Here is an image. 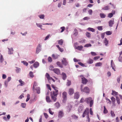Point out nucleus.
<instances>
[{"instance_id":"nucleus-1","label":"nucleus","mask_w":122,"mask_h":122,"mask_svg":"<svg viewBox=\"0 0 122 122\" xmlns=\"http://www.w3.org/2000/svg\"><path fill=\"white\" fill-rule=\"evenodd\" d=\"M51 87L54 90V91L51 92V96L52 99L54 102H56V99L57 95L58 94V88L55 87L54 85L52 84Z\"/></svg>"},{"instance_id":"nucleus-2","label":"nucleus","mask_w":122,"mask_h":122,"mask_svg":"<svg viewBox=\"0 0 122 122\" xmlns=\"http://www.w3.org/2000/svg\"><path fill=\"white\" fill-rule=\"evenodd\" d=\"M89 109L88 108H86L83 113L82 117H84L86 115V117L88 121H90V119L89 115Z\"/></svg>"},{"instance_id":"nucleus-3","label":"nucleus","mask_w":122,"mask_h":122,"mask_svg":"<svg viewBox=\"0 0 122 122\" xmlns=\"http://www.w3.org/2000/svg\"><path fill=\"white\" fill-rule=\"evenodd\" d=\"M85 101L88 104L90 103V107H92L93 104V101L91 97H89L86 98L85 100Z\"/></svg>"},{"instance_id":"nucleus-4","label":"nucleus","mask_w":122,"mask_h":122,"mask_svg":"<svg viewBox=\"0 0 122 122\" xmlns=\"http://www.w3.org/2000/svg\"><path fill=\"white\" fill-rule=\"evenodd\" d=\"M63 99L62 101L63 102H65L67 99V93L65 92H64L62 93Z\"/></svg>"},{"instance_id":"nucleus-5","label":"nucleus","mask_w":122,"mask_h":122,"mask_svg":"<svg viewBox=\"0 0 122 122\" xmlns=\"http://www.w3.org/2000/svg\"><path fill=\"white\" fill-rule=\"evenodd\" d=\"M81 91L86 93H89L90 91L89 88L87 87H84L83 89L81 90Z\"/></svg>"},{"instance_id":"nucleus-6","label":"nucleus","mask_w":122,"mask_h":122,"mask_svg":"<svg viewBox=\"0 0 122 122\" xmlns=\"http://www.w3.org/2000/svg\"><path fill=\"white\" fill-rule=\"evenodd\" d=\"M82 82V83L84 84H86L88 82V81L87 79L85 78L83 76H82L81 77Z\"/></svg>"},{"instance_id":"nucleus-7","label":"nucleus","mask_w":122,"mask_h":122,"mask_svg":"<svg viewBox=\"0 0 122 122\" xmlns=\"http://www.w3.org/2000/svg\"><path fill=\"white\" fill-rule=\"evenodd\" d=\"M41 47V45L39 44L37 47L36 50V53L37 54L40 51H41V49L40 48Z\"/></svg>"},{"instance_id":"nucleus-8","label":"nucleus","mask_w":122,"mask_h":122,"mask_svg":"<svg viewBox=\"0 0 122 122\" xmlns=\"http://www.w3.org/2000/svg\"><path fill=\"white\" fill-rule=\"evenodd\" d=\"M54 72L58 75L60 74L61 72L60 70L58 68H55L54 70Z\"/></svg>"},{"instance_id":"nucleus-9","label":"nucleus","mask_w":122,"mask_h":122,"mask_svg":"<svg viewBox=\"0 0 122 122\" xmlns=\"http://www.w3.org/2000/svg\"><path fill=\"white\" fill-rule=\"evenodd\" d=\"M74 93V90L73 88H70L69 89L68 93L70 95H71Z\"/></svg>"},{"instance_id":"nucleus-10","label":"nucleus","mask_w":122,"mask_h":122,"mask_svg":"<svg viewBox=\"0 0 122 122\" xmlns=\"http://www.w3.org/2000/svg\"><path fill=\"white\" fill-rule=\"evenodd\" d=\"M63 60H62V64L65 66L67 65L68 64V62L66 60V58H63Z\"/></svg>"},{"instance_id":"nucleus-11","label":"nucleus","mask_w":122,"mask_h":122,"mask_svg":"<svg viewBox=\"0 0 122 122\" xmlns=\"http://www.w3.org/2000/svg\"><path fill=\"white\" fill-rule=\"evenodd\" d=\"M61 75L63 79L64 80H65L66 78V74L64 72H62Z\"/></svg>"},{"instance_id":"nucleus-12","label":"nucleus","mask_w":122,"mask_h":122,"mask_svg":"<svg viewBox=\"0 0 122 122\" xmlns=\"http://www.w3.org/2000/svg\"><path fill=\"white\" fill-rule=\"evenodd\" d=\"M63 115V112L61 111H60L58 113V116L59 117H62Z\"/></svg>"},{"instance_id":"nucleus-13","label":"nucleus","mask_w":122,"mask_h":122,"mask_svg":"<svg viewBox=\"0 0 122 122\" xmlns=\"http://www.w3.org/2000/svg\"><path fill=\"white\" fill-rule=\"evenodd\" d=\"M114 23V21L111 20H110L109 22V25L111 27L112 26V25Z\"/></svg>"},{"instance_id":"nucleus-14","label":"nucleus","mask_w":122,"mask_h":122,"mask_svg":"<svg viewBox=\"0 0 122 122\" xmlns=\"http://www.w3.org/2000/svg\"><path fill=\"white\" fill-rule=\"evenodd\" d=\"M9 51H8V54H11L13 53V48H11L10 49L8 48Z\"/></svg>"},{"instance_id":"nucleus-15","label":"nucleus","mask_w":122,"mask_h":122,"mask_svg":"<svg viewBox=\"0 0 122 122\" xmlns=\"http://www.w3.org/2000/svg\"><path fill=\"white\" fill-rule=\"evenodd\" d=\"M19 82L20 83V85L21 86H22L25 84V82L22 81L21 79H20L19 80Z\"/></svg>"},{"instance_id":"nucleus-16","label":"nucleus","mask_w":122,"mask_h":122,"mask_svg":"<svg viewBox=\"0 0 122 122\" xmlns=\"http://www.w3.org/2000/svg\"><path fill=\"white\" fill-rule=\"evenodd\" d=\"M39 66V63L37 62H35L33 64V66L35 68H36Z\"/></svg>"},{"instance_id":"nucleus-17","label":"nucleus","mask_w":122,"mask_h":122,"mask_svg":"<svg viewBox=\"0 0 122 122\" xmlns=\"http://www.w3.org/2000/svg\"><path fill=\"white\" fill-rule=\"evenodd\" d=\"M46 76L47 78V79L48 81L50 80V78L51 77H50L49 74L47 73H46Z\"/></svg>"},{"instance_id":"nucleus-18","label":"nucleus","mask_w":122,"mask_h":122,"mask_svg":"<svg viewBox=\"0 0 122 122\" xmlns=\"http://www.w3.org/2000/svg\"><path fill=\"white\" fill-rule=\"evenodd\" d=\"M112 94L113 96H116L118 95V94L117 92L114 91L112 90Z\"/></svg>"},{"instance_id":"nucleus-19","label":"nucleus","mask_w":122,"mask_h":122,"mask_svg":"<svg viewBox=\"0 0 122 122\" xmlns=\"http://www.w3.org/2000/svg\"><path fill=\"white\" fill-rule=\"evenodd\" d=\"M52 57L54 59H57L58 58L59 55L57 54H53L52 56Z\"/></svg>"},{"instance_id":"nucleus-20","label":"nucleus","mask_w":122,"mask_h":122,"mask_svg":"<svg viewBox=\"0 0 122 122\" xmlns=\"http://www.w3.org/2000/svg\"><path fill=\"white\" fill-rule=\"evenodd\" d=\"M108 43V41L107 40L106 38H104V43L106 46H107Z\"/></svg>"},{"instance_id":"nucleus-21","label":"nucleus","mask_w":122,"mask_h":122,"mask_svg":"<svg viewBox=\"0 0 122 122\" xmlns=\"http://www.w3.org/2000/svg\"><path fill=\"white\" fill-rule=\"evenodd\" d=\"M35 90H36V91H37V93L38 94H39L40 93V88L39 87H37L36 88V89H35Z\"/></svg>"},{"instance_id":"nucleus-22","label":"nucleus","mask_w":122,"mask_h":122,"mask_svg":"<svg viewBox=\"0 0 122 122\" xmlns=\"http://www.w3.org/2000/svg\"><path fill=\"white\" fill-rule=\"evenodd\" d=\"M56 64L57 65L60 67L61 68L63 67L62 65L60 62L59 61H57L56 62Z\"/></svg>"},{"instance_id":"nucleus-23","label":"nucleus","mask_w":122,"mask_h":122,"mask_svg":"<svg viewBox=\"0 0 122 122\" xmlns=\"http://www.w3.org/2000/svg\"><path fill=\"white\" fill-rule=\"evenodd\" d=\"M86 36L88 38H90L91 37V34L89 32H86Z\"/></svg>"},{"instance_id":"nucleus-24","label":"nucleus","mask_w":122,"mask_h":122,"mask_svg":"<svg viewBox=\"0 0 122 122\" xmlns=\"http://www.w3.org/2000/svg\"><path fill=\"white\" fill-rule=\"evenodd\" d=\"M83 48V46L81 45L77 47V49H78L80 51H81L82 49Z\"/></svg>"},{"instance_id":"nucleus-25","label":"nucleus","mask_w":122,"mask_h":122,"mask_svg":"<svg viewBox=\"0 0 122 122\" xmlns=\"http://www.w3.org/2000/svg\"><path fill=\"white\" fill-rule=\"evenodd\" d=\"M87 30L89 31H91L92 32H94L95 31V30L93 28L89 27L87 29Z\"/></svg>"},{"instance_id":"nucleus-26","label":"nucleus","mask_w":122,"mask_h":122,"mask_svg":"<svg viewBox=\"0 0 122 122\" xmlns=\"http://www.w3.org/2000/svg\"><path fill=\"white\" fill-rule=\"evenodd\" d=\"M110 9V7L109 6H106L102 8V9L103 10H108Z\"/></svg>"},{"instance_id":"nucleus-27","label":"nucleus","mask_w":122,"mask_h":122,"mask_svg":"<svg viewBox=\"0 0 122 122\" xmlns=\"http://www.w3.org/2000/svg\"><path fill=\"white\" fill-rule=\"evenodd\" d=\"M111 100L112 102V103L113 104H114L115 103L116 101L115 98L114 97H112L111 98Z\"/></svg>"},{"instance_id":"nucleus-28","label":"nucleus","mask_w":122,"mask_h":122,"mask_svg":"<svg viewBox=\"0 0 122 122\" xmlns=\"http://www.w3.org/2000/svg\"><path fill=\"white\" fill-rule=\"evenodd\" d=\"M63 42V40L62 39H61L58 41V44L60 45H62Z\"/></svg>"},{"instance_id":"nucleus-29","label":"nucleus","mask_w":122,"mask_h":122,"mask_svg":"<svg viewBox=\"0 0 122 122\" xmlns=\"http://www.w3.org/2000/svg\"><path fill=\"white\" fill-rule=\"evenodd\" d=\"M93 61L92 59H90L88 61L87 63L89 64H92L93 62Z\"/></svg>"},{"instance_id":"nucleus-30","label":"nucleus","mask_w":122,"mask_h":122,"mask_svg":"<svg viewBox=\"0 0 122 122\" xmlns=\"http://www.w3.org/2000/svg\"><path fill=\"white\" fill-rule=\"evenodd\" d=\"M37 83L36 82V81H34L33 87V91L35 89V87L37 86Z\"/></svg>"},{"instance_id":"nucleus-31","label":"nucleus","mask_w":122,"mask_h":122,"mask_svg":"<svg viewBox=\"0 0 122 122\" xmlns=\"http://www.w3.org/2000/svg\"><path fill=\"white\" fill-rule=\"evenodd\" d=\"M55 106L57 107V108H59L60 107V105L59 103V102H56L55 105Z\"/></svg>"},{"instance_id":"nucleus-32","label":"nucleus","mask_w":122,"mask_h":122,"mask_svg":"<svg viewBox=\"0 0 122 122\" xmlns=\"http://www.w3.org/2000/svg\"><path fill=\"white\" fill-rule=\"evenodd\" d=\"M100 16L101 18H104L105 17L106 15L103 13H101L100 14Z\"/></svg>"},{"instance_id":"nucleus-33","label":"nucleus","mask_w":122,"mask_h":122,"mask_svg":"<svg viewBox=\"0 0 122 122\" xmlns=\"http://www.w3.org/2000/svg\"><path fill=\"white\" fill-rule=\"evenodd\" d=\"M71 81L68 80L67 82H66V86H69L71 85Z\"/></svg>"},{"instance_id":"nucleus-34","label":"nucleus","mask_w":122,"mask_h":122,"mask_svg":"<svg viewBox=\"0 0 122 122\" xmlns=\"http://www.w3.org/2000/svg\"><path fill=\"white\" fill-rule=\"evenodd\" d=\"M102 65V63L101 62H98L96 63L95 64V66H101Z\"/></svg>"},{"instance_id":"nucleus-35","label":"nucleus","mask_w":122,"mask_h":122,"mask_svg":"<svg viewBox=\"0 0 122 122\" xmlns=\"http://www.w3.org/2000/svg\"><path fill=\"white\" fill-rule=\"evenodd\" d=\"M46 100L47 102H50L51 101L49 97L47 96L46 97Z\"/></svg>"},{"instance_id":"nucleus-36","label":"nucleus","mask_w":122,"mask_h":122,"mask_svg":"<svg viewBox=\"0 0 122 122\" xmlns=\"http://www.w3.org/2000/svg\"><path fill=\"white\" fill-rule=\"evenodd\" d=\"M104 110L103 111V113H104L106 114L108 112V111L106 109L105 106H104Z\"/></svg>"},{"instance_id":"nucleus-37","label":"nucleus","mask_w":122,"mask_h":122,"mask_svg":"<svg viewBox=\"0 0 122 122\" xmlns=\"http://www.w3.org/2000/svg\"><path fill=\"white\" fill-rule=\"evenodd\" d=\"M116 101L117 102V103L119 104H120V99L118 97L116 96Z\"/></svg>"},{"instance_id":"nucleus-38","label":"nucleus","mask_w":122,"mask_h":122,"mask_svg":"<svg viewBox=\"0 0 122 122\" xmlns=\"http://www.w3.org/2000/svg\"><path fill=\"white\" fill-rule=\"evenodd\" d=\"M16 71L17 73H19L20 71L21 70L20 69L17 67H16Z\"/></svg>"},{"instance_id":"nucleus-39","label":"nucleus","mask_w":122,"mask_h":122,"mask_svg":"<svg viewBox=\"0 0 122 122\" xmlns=\"http://www.w3.org/2000/svg\"><path fill=\"white\" fill-rule=\"evenodd\" d=\"M30 98V95L29 94H28L27 95V98L26 100V102H28Z\"/></svg>"},{"instance_id":"nucleus-40","label":"nucleus","mask_w":122,"mask_h":122,"mask_svg":"<svg viewBox=\"0 0 122 122\" xmlns=\"http://www.w3.org/2000/svg\"><path fill=\"white\" fill-rule=\"evenodd\" d=\"M107 35H110L112 34V32L110 31H107L106 32Z\"/></svg>"},{"instance_id":"nucleus-41","label":"nucleus","mask_w":122,"mask_h":122,"mask_svg":"<svg viewBox=\"0 0 122 122\" xmlns=\"http://www.w3.org/2000/svg\"><path fill=\"white\" fill-rule=\"evenodd\" d=\"M92 46V45L90 44H86L84 46L85 47H91Z\"/></svg>"},{"instance_id":"nucleus-42","label":"nucleus","mask_w":122,"mask_h":122,"mask_svg":"<svg viewBox=\"0 0 122 122\" xmlns=\"http://www.w3.org/2000/svg\"><path fill=\"white\" fill-rule=\"evenodd\" d=\"M29 75L31 77L33 78L34 77L33 73L32 71H30V72Z\"/></svg>"},{"instance_id":"nucleus-43","label":"nucleus","mask_w":122,"mask_h":122,"mask_svg":"<svg viewBox=\"0 0 122 122\" xmlns=\"http://www.w3.org/2000/svg\"><path fill=\"white\" fill-rule=\"evenodd\" d=\"M38 16L40 19H43L44 18V15L42 14L39 15Z\"/></svg>"},{"instance_id":"nucleus-44","label":"nucleus","mask_w":122,"mask_h":122,"mask_svg":"<svg viewBox=\"0 0 122 122\" xmlns=\"http://www.w3.org/2000/svg\"><path fill=\"white\" fill-rule=\"evenodd\" d=\"M46 86L48 89L50 91H51V90L50 85L48 84H46Z\"/></svg>"},{"instance_id":"nucleus-45","label":"nucleus","mask_w":122,"mask_h":122,"mask_svg":"<svg viewBox=\"0 0 122 122\" xmlns=\"http://www.w3.org/2000/svg\"><path fill=\"white\" fill-rule=\"evenodd\" d=\"M22 62L25 65L27 66L28 64V63L25 61H22Z\"/></svg>"},{"instance_id":"nucleus-46","label":"nucleus","mask_w":122,"mask_h":122,"mask_svg":"<svg viewBox=\"0 0 122 122\" xmlns=\"http://www.w3.org/2000/svg\"><path fill=\"white\" fill-rule=\"evenodd\" d=\"M113 14L110 13L108 14V17L110 18H111L113 16Z\"/></svg>"},{"instance_id":"nucleus-47","label":"nucleus","mask_w":122,"mask_h":122,"mask_svg":"<svg viewBox=\"0 0 122 122\" xmlns=\"http://www.w3.org/2000/svg\"><path fill=\"white\" fill-rule=\"evenodd\" d=\"M111 115L112 117H114L115 116V114L113 111H111Z\"/></svg>"},{"instance_id":"nucleus-48","label":"nucleus","mask_w":122,"mask_h":122,"mask_svg":"<svg viewBox=\"0 0 122 122\" xmlns=\"http://www.w3.org/2000/svg\"><path fill=\"white\" fill-rule=\"evenodd\" d=\"M49 113L51 115H53V114L54 113V112H52V111L51 110V109L49 108Z\"/></svg>"},{"instance_id":"nucleus-49","label":"nucleus","mask_w":122,"mask_h":122,"mask_svg":"<svg viewBox=\"0 0 122 122\" xmlns=\"http://www.w3.org/2000/svg\"><path fill=\"white\" fill-rule=\"evenodd\" d=\"M82 110V108L81 107H79L78 108V111L79 112H81Z\"/></svg>"},{"instance_id":"nucleus-50","label":"nucleus","mask_w":122,"mask_h":122,"mask_svg":"<svg viewBox=\"0 0 122 122\" xmlns=\"http://www.w3.org/2000/svg\"><path fill=\"white\" fill-rule=\"evenodd\" d=\"M78 64L80 65L81 66H82V67H84L85 66V65L83 64V63H82L81 62H79L78 63Z\"/></svg>"},{"instance_id":"nucleus-51","label":"nucleus","mask_w":122,"mask_h":122,"mask_svg":"<svg viewBox=\"0 0 122 122\" xmlns=\"http://www.w3.org/2000/svg\"><path fill=\"white\" fill-rule=\"evenodd\" d=\"M90 113L91 115H93V112L92 110V108H90Z\"/></svg>"},{"instance_id":"nucleus-52","label":"nucleus","mask_w":122,"mask_h":122,"mask_svg":"<svg viewBox=\"0 0 122 122\" xmlns=\"http://www.w3.org/2000/svg\"><path fill=\"white\" fill-rule=\"evenodd\" d=\"M97 29L98 30H102V26H98L97 27Z\"/></svg>"},{"instance_id":"nucleus-53","label":"nucleus","mask_w":122,"mask_h":122,"mask_svg":"<svg viewBox=\"0 0 122 122\" xmlns=\"http://www.w3.org/2000/svg\"><path fill=\"white\" fill-rule=\"evenodd\" d=\"M86 41L85 39H83L79 41V42L80 43H84Z\"/></svg>"},{"instance_id":"nucleus-54","label":"nucleus","mask_w":122,"mask_h":122,"mask_svg":"<svg viewBox=\"0 0 122 122\" xmlns=\"http://www.w3.org/2000/svg\"><path fill=\"white\" fill-rule=\"evenodd\" d=\"M91 54L93 56H95L97 55L96 53L95 52H91Z\"/></svg>"},{"instance_id":"nucleus-55","label":"nucleus","mask_w":122,"mask_h":122,"mask_svg":"<svg viewBox=\"0 0 122 122\" xmlns=\"http://www.w3.org/2000/svg\"><path fill=\"white\" fill-rule=\"evenodd\" d=\"M61 32H62L64 31L65 28L64 27H61Z\"/></svg>"},{"instance_id":"nucleus-56","label":"nucleus","mask_w":122,"mask_h":122,"mask_svg":"<svg viewBox=\"0 0 122 122\" xmlns=\"http://www.w3.org/2000/svg\"><path fill=\"white\" fill-rule=\"evenodd\" d=\"M88 12L89 15H91L92 13V10L91 9L89 10L88 11Z\"/></svg>"},{"instance_id":"nucleus-57","label":"nucleus","mask_w":122,"mask_h":122,"mask_svg":"<svg viewBox=\"0 0 122 122\" xmlns=\"http://www.w3.org/2000/svg\"><path fill=\"white\" fill-rule=\"evenodd\" d=\"M49 69L51 71H54V67L52 66H51L49 67Z\"/></svg>"},{"instance_id":"nucleus-58","label":"nucleus","mask_w":122,"mask_h":122,"mask_svg":"<svg viewBox=\"0 0 122 122\" xmlns=\"http://www.w3.org/2000/svg\"><path fill=\"white\" fill-rule=\"evenodd\" d=\"M26 104L24 103H22L21 104V106L23 108H25L26 106Z\"/></svg>"},{"instance_id":"nucleus-59","label":"nucleus","mask_w":122,"mask_h":122,"mask_svg":"<svg viewBox=\"0 0 122 122\" xmlns=\"http://www.w3.org/2000/svg\"><path fill=\"white\" fill-rule=\"evenodd\" d=\"M44 115L45 117L46 118V119L48 117V115L46 113H44Z\"/></svg>"},{"instance_id":"nucleus-60","label":"nucleus","mask_w":122,"mask_h":122,"mask_svg":"<svg viewBox=\"0 0 122 122\" xmlns=\"http://www.w3.org/2000/svg\"><path fill=\"white\" fill-rule=\"evenodd\" d=\"M100 58V57L99 56H96L93 59L94 60H96L99 59Z\"/></svg>"},{"instance_id":"nucleus-61","label":"nucleus","mask_w":122,"mask_h":122,"mask_svg":"<svg viewBox=\"0 0 122 122\" xmlns=\"http://www.w3.org/2000/svg\"><path fill=\"white\" fill-rule=\"evenodd\" d=\"M106 100L107 101L108 103H109L110 104H111V101L108 98H106Z\"/></svg>"},{"instance_id":"nucleus-62","label":"nucleus","mask_w":122,"mask_h":122,"mask_svg":"<svg viewBox=\"0 0 122 122\" xmlns=\"http://www.w3.org/2000/svg\"><path fill=\"white\" fill-rule=\"evenodd\" d=\"M4 59L2 55H1L0 58V60L1 62H2L3 61Z\"/></svg>"},{"instance_id":"nucleus-63","label":"nucleus","mask_w":122,"mask_h":122,"mask_svg":"<svg viewBox=\"0 0 122 122\" xmlns=\"http://www.w3.org/2000/svg\"><path fill=\"white\" fill-rule=\"evenodd\" d=\"M119 61L122 62V57L120 56L119 58Z\"/></svg>"},{"instance_id":"nucleus-64","label":"nucleus","mask_w":122,"mask_h":122,"mask_svg":"<svg viewBox=\"0 0 122 122\" xmlns=\"http://www.w3.org/2000/svg\"><path fill=\"white\" fill-rule=\"evenodd\" d=\"M34 101H34L33 99V98H32L30 100V101H29V102L31 104Z\"/></svg>"}]
</instances>
